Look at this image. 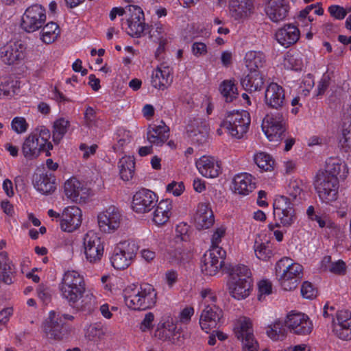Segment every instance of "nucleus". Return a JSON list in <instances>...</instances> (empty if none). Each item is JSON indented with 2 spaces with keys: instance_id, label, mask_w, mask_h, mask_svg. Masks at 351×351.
<instances>
[{
  "instance_id": "nucleus-1",
  "label": "nucleus",
  "mask_w": 351,
  "mask_h": 351,
  "mask_svg": "<svg viewBox=\"0 0 351 351\" xmlns=\"http://www.w3.org/2000/svg\"><path fill=\"white\" fill-rule=\"evenodd\" d=\"M85 287L84 276L73 269L64 271L58 285L61 297L71 305L77 304L82 299Z\"/></svg>"
},
{
  "instance_id": "nucleus-2",
  "label": "nucleus",
  "mask_w": 351,
  "mask_h": 351,
  "mask_svg": "<svg viewBox=\"0 0 351 351\" xmlns=\"http://www.w3.org/2000/svg\"><path fill=\"white\" fill-rule=\"evenodd\" d=\"M157 293L149 284L143 283L125 291V302L133 310L143 311L154 307L156 303Z\"/></svg>"
},
{
  "instance_id": "nucleus-3",
  "label": "nucleus",
  "mask_w": 351,
  "mask_h": 351,
  "mask_svg": "<svg viewBox=\"0 0 351 351\" xmlns=\"http://www.w3.org/2000/svg\"><path fill=\"white\" fill-rule=\"evenodd\" d=\"M280 286L285 291L295 289L302 278L303 267L288 257L282 258L276 265Z\"/></svg>"
},
{
  "instance_id": "nucleus-4",
  "label": "nucleus",
  "mask_w": 351,
  "mask_h": 351,
  "mask_svg": "<svg viewBox=\"0 0 351 351\" xmlns=\"http://www.w3.org/2000/svg\"><path fill=\"white\" fill-rule=\"evenodd\" d=\"M250 124V116L246 110H232L227 112L221 127L236 138H242L247 132Z\"/></svg>"
},
{
  "instance_id": "nucleus-5",
  "label": "nucleus",
  "mask_w": 351,
  "mask_h": 351,
  "mask_svg": "<svg viewBox=\"0 0 351 351\" xmlns=\"http://www.w3.org/2000/svg\"><path fill=\"white\" fill-rule=\"evenodd\" d=\"M314 185L318 197L322 203L331 204L338 199V178L328 177L325 173H317Z\"/></svg>"
},
{
  "instance_id": "nucleus-6",
  "label": "nucleus",
  "mask_w": 351,
  "mask_h": 351,
  "mask_svg": "<svg viewBox=\"0 0 351 351\" xmlns=\"http://www.w3.org/2000/svg\"><path fill=\"white\" fill-rule=\"evenodd\" d=\"M138 250V246L133 241L119 243L114 249L110 258L112 266L116 269H125L132 263Z\"/></svg>"
},
{
  "instance_id": "nucleus-7",
  "label": "nucleus",
  "mask_w": 351,
  "mask_h": 351,
  "mask_svg": "<svg viewBox=\"0 0 351 351\" xmlns=\"http://www.w3.org/2000/svg\"><path fill=\"white\" fill-rule=\"evenodd\" d=\"M83 250L86 261L90 264L101 262L104 253V244L98 233L90 230L84 235Z\"/></svg>"
},
{
  "instance_id": "nucleus-8",
  "label": "nucleus",
  "mask_w": 351,
  "mask_h": 351,
  "mask_svg": "<svg viewBox=\"0 0 351 351\" xmlns=\"http://www.w3.org/2000/svg\"><path fill=\"white\" fill-rule=\"evenodd\" d=\"M50 132L47 128L40 129L39 134H29L22 145L23 154L49 153L53 148L49 141Z\"/></svg>"
},
{
  "instance_id": "nucleus-9",
  "label": "nucleus",
  "mask_w": 351,
  "mask_h": 351,
  "mask_svg": "<svg viewBox=\"0 0 351 351\" xmlns=\"http://www.w3.org/2000/svg\"><path fill=\"white\" fill-rule=\"evenodd\" d=\"M46 10L39 4L29 6L21 16V27L26 32L33 33L40 29L46 22Z\"/></svg>"
},
{
  "instance_id": "nucleus-10",
  "label": "nucleus",
  "mask_w": 351,
  "mask_h": 351,
  "mask_svg": "<svg viewBox=\"0 0 351 351\" xmlns=\"http://www.w3.org/2000/svg\"><path fill=\"white\" fill-rule=\"evenodd\" d=\"M127 16L123 23V28L132 37H141L145 30L144 14L142 9L134 5L126 7Z\"/></svg>"
},
{
  "instance_id": "nucleus-11",
  "label": "nucleus",
  "mask_w": 351,
  "mask_h": 351,
  "mask_svg": "<svg viewBox=\"0 0 351 351\" xmlns=\"http://www.w3.org/2000/svg\"><path fill=\"white\" fill-rule=\"evenodd\" d=\"M186 131L192 141L197 143L194 147H189L186 154L206 152L208 134V124L201 119H195L188 125Z\"/></svg>"
},
{
  "instance_id": "nucleus-12",
  "label": "nucleus",
  "mask_w": 351,
  "mask_h": 351,
  "mask_svg": "<svg viewBox=\"0 0 351 351\" xmlns=\"http://www.w3.org/2000/svg\"><path fill=\"white\" fill-rule=\"evenodd\" d=\"M262 130L270 142L280 143L285 132V119L282 114L276 113L267 115L263 121Z\"/></svg>"
},
{
  "instance_id": "nucleus-13",
  "label": "nucleus",
  "mask_w": 351,
  "mask_h": 351,
  "mask_svg": "<svg viewBox=\"0 0 351 351\" xmlns=\"http://www.w3.org/2000/svg\"><path fill=\"white\" fill-rule=\"evenodd\" d=\"M273 206L278 223L285 228L291 227L296 219V215L289 199L285 196H279L275 199Z\"/></svg>"
},
{
  "instance_id": "nucleus-14",
  "label": "nucleus",
  "mask_w": 351,
  "mask_h": 351,
  "mask_svg": "<svg viewBox=\"0 0 351 351\" xmlns=\"http://www.w3.org/2000/svg\"><path fill=\"white\" fill-rule=\"evenodd\" d=\"M287 328L293 334L298 335H309L313 329V324L305 313L291 311L285 318Z\"/></svg>"
},
{
  "instance_id": "nucleus-15",
  "label": "nucleus",
  "mask_w": 351,
  "mask_h": 351,
  "mask_svg": "<svg viewBox=\"0 0 351 351\" xmlns=\"http://www.w3.org/2000/svg\"><path fill=\"white\" fill-rule=\"evenodd\" d=\"M32 184L38 193L45 196L53 194L57 189L55 175L44 169L34 173Z\"/></svg>"
},
{
  "instance_id": "nucleus-16",
  "label": "nucleus",
  "mask_w": 351,
  "mask_h": 351,
  "mask_svg": "<svg viewBox=\"0 0 351 351\" xmlns=\"http://www.w3.org/2000/svg\"><path fill=\"white\" fill-rule=\"evenodd\" d=\"M225 256L226 252L222 248L209 249L202 261V272L210 276L216 275L222 266Z\"/></svg>"
},
{
  "instance_id": "nucleus-17",
  "label": "nucleus",
  "mask_w": 351,
  "mask_h": 351,
  "mask_svg": "<svg viewBox=\"0 0 351 351\" xmlns=\"http://www.w3.org/2000/svg\"><path fill=\"white\" fill-rule=\"evenodd\" d=\"M157 202L158 197L156 193L150 190L143 189L134 195L132 208L136 213L144 214L155 208Z\"/></svg>"
},
{
  "instance_id": "nucleus-18",
  "label": "nucleus",
  "mask_w": 351,
  "mask_h": 351,
  "mask_svg": "<svg viewBox=\"0 0 351 351\" xmlns=\"http://www.w3.org/2000/svg\"><path fill=\"white\" fill-rule=\"evenodd\" d=\"M26 56V47L21 42L10 43L0 49V59L8 65L21 63Z\"/></svg>"
},
{
  "instance_id": "nucleus-19",
  "label": "nucleus",
  "mask_w": 351,
  "mask_h": 351,
  "mask_svg": "<svg viewBox=\"0 0 351 351\" xmlns=\"http://www.w3.org/2000/svg\"><path fill=\"white\" fill-rule=\"evenodd\" d=\"M82 210L76 206H69L64 208L60 219V226L62 231L73 232L77 230L82 223Z\"/></svg>"
},
{
  "instance_id": "nucleus-20",
  "label": "nucleus",
  "mask_w": 351,
  "mask_h": 351,
  "mask_svg": "<svg viewBox=\"0 0 351 351\" xmlns=\"http://www.w3.org/2000/svg\"><path fill=\"white\" fill-rule=\"evenodd\" d=\"M199 324L202 330L206 333L212 329L216 328L221 322L223 311L219 306L201 308Z\"/></svg>"
},
{
  "instance_id": "nucleus-21",
  "label": "nucleus",
  "mask_w": 351,
  "mask_h": 351,
  "mask_svg": "<svg viewBox=\"0 0 351 351\" xmlns=\"http://www.w3.org/2000/svg\"><path fill=\"white\" fill-rule=\"evenodd\" d=\"M332 331L341 339H351V313L345 310L338 311L332 319Z\"/></svg>"
},
{
  "instance_id": "nucleus-22",
  "label": "nucleus",
  "mask_w": 351,
  "mask_h": 351,
  "mask_svg": "<svg viewBox=\"0 0 351 351\" xmlns=\"http://www.w3.org/2000/svg\"><path fill=\"white\" fill-rule=\"evenodd\" d=\"M64 193L73 202H84L90 195L89 188L75 177L68 179L64 184Z\"/></svg>"
},
{
  "instance_id": "nucleus-23",
  "label": "nucleus",
  "mask_w": 351,
  "mask_h": 351,
  "mask_svg": "<svg viewBox=\"0 0 351 351\" xmlns=\"http://www.w3.org/2000/svg\"><path fill=\"white\" fill-rule=\"evenodd\" d=\"M121 215L118 208L111 206L97 216L99 229L106 233L117 230L121 224Z\"/></svg>"
},
{
  "instance_id": "nucleus-24",
  "label": "nucleus",
  "mask_w": 351,
  "mask_h": 351,
  "mask_svg": "<svg viewBox=\"0 0 351 351\" xmlns=\"http://www.w3.org/2000/svg\"><path fill=\"white\" fill-rule=\"evenodd\" d=\"M289 10L286 0H269L265 7L267 17L273 23H280L287 18Z\"/></svg>"
},
{
  "instance_id": "nucleus-25",
  "label": "nucleus",
  "mask_w": 351,
  "mask_h": 351,
  "mask_svg": "<svg viewBox=\"0 0 351 351\" xmlns=\"http://www.w3.org/2000/svg\"><path fill=\"white\" fill-rule=\"evenodd\" d=\"M199 172L206 178H217L221 173L220 162L210 155H202L197 161Z\"/></svg>"
},
{
  "instance_id": "nucleus-26",
  "label": "nucleus",
  "mask_w": 351,
  "mask_h": 351,
  "mask_svg": "<svg viewBox=\"0 0 351 351\" xmlns=\"http://www.w3.org/2000/svg\"><path fill=\"white\" fill-rule=\"evenodd\" d=\"M195 226L198 230H206L215 223L213 212L208 204L199 203L193 217Z\"/></svg>"
},
{
  "instance_id": "nucleus-27",
  "label": "nucleus",
  "mask_w": 351,
  "mask_h": 351,
  "mask_svg": "<svg viewBox=\"0 0 351 351\" xmlns=\"http://www.w3.org/2000/svg\"><path fill=\"white\" fill-rule=\"evenodd\" d=\"M229 10L235 20H245L254 13V3L252 0H230Z\"/></svg>"
},
{
  "instance_id": "nucleus-28",
  "label": "nucleus",
  "mask_w": 351,
  "mask_h": 351,
  "mask_svg": "<svg viewBox=\"0 0 351 351\" xmlns=\"http://www.w3.org/2000/svg\"><path fill=\"white\" fill-rule=\"evenodd\" d=\"M256 188L254 177L247 173H240L232 179V190L234 193L246 196Z\"/></svg>"
},
{
  "instance_id": "nucleus-29",
  "label": "nucleus",
  "mask_w": 351,
  "mask_h": 351,
  "mask_svg": "<svg viewBox=\"0 0 351 351\" xmlns=\"http://www.w3.org/2000/svg\"><path fill=\"white\" fill-rule=\"evenodd\" d=\"M285 101V90L277 83H270L265 90V102L274 108H279L282 106Z\"/></svg>"
},
{
  "instance_id": "nucleus-30",
  "label": "nucleus",
  "mask_w": 351,
  "mask_h": 351,
  "mask_svg": "<svg viewBox=\"0 0 351 351\" xmlns=\"http://www.w3.org/2000/svg\"><path fill=\"white\" fill-rule=\"evenodd\" d=\"M275 38L280 45L288 47L298 40L300 31L295 25L287 24L276 31Z\"/></svg>"
},
{
  "instance_id": "nucleus-31",
  "label": "nucleus",
  "mask_w": 351,
  "mask_h": 351,
  "mask_svg": "<svg viewBox=\"0 0 351 351\" xmlns=\"http://www.w3.org/2000/svg\"><path fill=\"white\" fill-rule=\"evenodd\" d=\"M172 82L171 69L168 66H160L154 69L151 75L152 86L158 89L165 90Z\"/></svg>"
},
{
  "instance_id": "nucleus-32",
  "label": "nucleus",
  "mask_w": 351,
  "mask_h": 351,
  "mask_svg": "<svg viewBox=\"0 0 351 351\" xmlns=\"http://www.w3.org/2000/svg\"><path fill=\"white\" fill-rule=\"evenodd\" d=\"M227 286L232 298L237 300H242L250 295L252 282L244 279L243 280H229Z\"/></svg>"
},
{
  "instance_id": "nucleus-33",
  "label": "nucleus",
  "mask_w": 351,
  "mask_h": 351,
  "mask_svg": "<svg viewBox=\"0 0 351 351\" xmlns=\"http://www.w3.org/2000/svg\"><path fill=\"white\" fill-rule=\"evenodd\" d=\"M348 169L344 162L339 157L332 156L328 158L325 162L324 171L318 173H325L328 177L333 176L345 178L348 174Z\"/></svg>"
},
{
  "instance_id": "nucleus-34",
  "label": "nucleus",
  "mask_w": 351,
  "mask_h": 351,
  "mask_svg": "<svg viewBox=\"0 0 351 351\" xmlns=\"http://www.w3.org/2000/svg\"><path fill=\"white\" fill-rule=\"evenodd\" d=\"M155 207L152 213L153 222L158 226L166 223L171 215L172 202L168 199H162L156 204Z\"/></svg>"
},
{
  "instance_id": "nucleus-35",
  "label": "nucleus",
  "mask_w": 351,
  "mask_h": 351,
  "mask_svg": "<svg viewBox=\"0 0 351 351\" xmlns=\"http://www.w3.org/2000/svg\"><path fill=\"white\" fill-rule=\"evenodd\" d=\"M169 129L164 122L154 125L147 132V140L154 145H160L169 138Z\"/></svg>"
},
{
  "instance_id": "nucleus-36",
  "label": "nucleus",
  "mask_w": 351,
  "mask_h": 351,
  "mask_svg": "<svg viewBox=\"0 0 351 351\" xmlns=\"http://www.w3.org/2000/svg\"><path fill=\"white\" fill-rule=\"evenodd\" d=\"M255 256L261 261H269L273 256L272 245L269 240H263L260 237L255 239L253 246Z\"/></svg>"
},
{
  "instance_id": "nucleus-37",
  "label": "nucleus",
  "mask_w": 351,
  "mask_h": 351,
  "mask_svg": "<svg viewBox=\"0 0 351 351\" xmlns=\"http://www.w3.org/2000/svg\"><path fill=\"white\" fill-rule=\"evenodd\" d=\"M244 64L248 71H259L265 63V56L256 51H247L244 57Z\"/></svg>"
},
{
  "instance_id": "nucleus-38",
  "label": "nucleus",
  "mask_w": 351,
  "mask_h": 351,
  "mask_svg": "<svg viewBox=\"0 0 351 351\" xmlns=\"http://www.w3.org/2000/svg\"><path fill=\"white\" fill-rule=\"evenodd\" d=\"M178 334L177 326L172 319H167L158 324L155 335L159 339L174 341Z\"/></svg>"
},
{
  "instance_id": "nucleus-39",
  "label": "nucleus",
  "mask_w": 351,
  "mask_h": 351,
  "mask_svg": "<svg viewBox=\"0 0 351 351\" xmlns=\"http://www.w3.org/2000/svg\"><path fill=\"white\" fill-rule=\"evenodd\" d=\"M135 159L133 155L123 156L118 163L121 178L124 181L131 180L134 173Z\"/></svg>"
},
{
  "instance_id": "nucleus-40",
  "label": "nucleus",
  "mask_w": 351,
  "mask_h": 351,
  "mask_svg": "<svg viewBox=\"0 0 351 351\" xmlns=\"http://www.w3.org/2000/svg\"><path fill=\"white\" fill-rule=\"evenodd\" d=\"M242 86L248 91L259 90L263 86L264 80L259 71H249L241 81Z\"/></svg>"
},
{
  "instance_id": "nucleus-41",
  "label": "nucleus",
  "mask_w": 351,
  "mask_h": 351,
  "mask_svg": "<svg viewBox=\"0 0 351 351\" xmlns=\"http://www.w3.org/2000/svg\"><path fill=\"white\" fill-rule=\"evenodd\" d=\"M234 331L239 339L252 336L253 330L251 319L246 317H239L235 323Z\"/></svg>"
},
{
  "instance_id": "nucleus-42",
  "label": "nucleus",
  "mask_w": 351,
  "mask_h": 351,
  "mask_svg": "<svg viewBox=\"0 0 351 351\" xmlns=\"http://www.w3.org/2000/svg\"><path fill=\"white\" fill-rule=\"evenodd\" d=\"M216 291L210 287H203L199 291L198 305L199 308L218 306Z\"/></svg>"
},
{
  "instance_id": "nucleus-43",
  "label": "nucleus",
  "mask_w": 351,
  "mask_h": 351,
  "mask_svg": "<svg viewBox=\"0 0 351 351\" xmlns=\"http://www.w3.org/2000/svg\"><path fill=\"white\" fill-rule=\"evenodd\" d=\"M282 65L287 70L301 71L304 67L302 56L299 53L288 52L284 56Z\"/></svg>"
},
{
  "instance_id": "nucleus-44",
  "label": "nucleus",
  "mask_w": 351,
  "mask_h": 351,
  "mask_svg": "<svg viewBox=\"0 0 351 351\" xmlns=\"http://www.w3.org/2000/svg\"><path fill=\"white\" fill-rule=\"evenodd\" d=\"M60 29L58 25L53 22L48 23L42 29L40 33V40L46 43H53L60 36Z\"/></svg>"
},
{
  "instance_id": "nucleus-45",
  "label": "nucleus",
  "mask_w": 351,
  "mask_h": 351,
  "mask_svg": "<svg viewBox=\"0 0 351 351\" xmlns=\"http://www.w3.org/2000/svg\"><path fill=\"white\" fill-rule=\"evenodd\" d=\"M219 91L226 102H232L238 96V90L235 81L223 80L219 85Z\"/></svg>"
},
{
  "instance_id": "nucleus-46",
  "label": "nucleus",
  "mask_w": 351,
  "mask_h": 351,
  "mask_svg": "<svg viewBox=\"0 0 351 351\" xmlns=\"http://www.w3.org/2000/svg\"><path fill=\"white\" fill-rule=\"evenodd\" d=\"M285 319H276L267 328V336L273 340L282 339L286 335Z\"/></svg>"
},
{
  "instance_id": "nucleus-47",
  "label": "nucleus",
  "mask_w": 351,
  "mask_h": 351,
  "mask_svg": "<svg viewBox=\"0 0 351 351\" xmlns=\"http://www.w3.org/2000/svg\"><path fill=\"white\" fill-rule=\"evenodd\" d=\"M69 127L70 122L68 119L63 117L57 119L53 124V141L59 143L67 133Z\"/></svg>"
},
{
  "instance_id": "nucleus-48",
  "label": "nucleus",
  "mask_w": 351,
  "mask_h": 351,
  "mask_svg": "<svg viewBox=\"0 0 351 351\" xmlns=\"http://www.w3.org/2000/svg\"><path fill=\"white\" fill-rule=\"evenodd\" d=\"M106 335V328L101 323H94L86 326L84 329L85 338L90 341H98Z\"/></svg>"
},
{
  "instance_id": "nucleus-49",
  "label": "nucleus",
  "mask_w": 351,
  "mask_h": 351,
  "mask_svg": "<svg viewBox=\"0 0 351 351\" xmlns=\"http://www.w3.org/2000/svg\"><path fill=\"white\" fill-rule=\"evenodd\" d=\"M18 88L16 81L9 79L2 80L0 81V99L14 96Z\"/></svg>"
},
{
  "instance_id": "nucleus-50",
  "label": "nucleus",
  "mask_w": 351,
  "mask_h": 351,
  "mask_svg": "<svg viewBox=\"0 0 351 351\" xmlns=\"http://www.w3.org/2000/svg\"><path fill=\"white\" fill-rule=\"evenodd\" d=\"M254 161L263 171H272L276 165V161L271 155H254Z\"/></svg>"
},
{
  "instance_id": "nucleus-51",
  "label": "nucleus",
  "mask_w": 351,
  "mask_h": 351,
  "mask_svg": "<svg viewBox=\"0 0 351 351\" xmlns=\"http://www.w3.org/2000/svg\"><path fill=\"white\" fill-rule=\"evenodd\" d=\"M251 276V271L247 266L237 265L232 269L230 280H243L244 279L252 282Z\"/></svg>"
},
{
  "instance_id": "nucleus-52",
  "label": "nucleus",
  "mask_w": 351,
  "mask_h": 351,
  "mask_svg": "<svg viewBox=\"0 0 351 351\" xmlns=\"http://www.w3.org/2000/svg\"><path fill=\"white\" fill-rule=\"evenodd\" d=\"M168 32V27L160 22L154 23L150 30L151 37L160 44H165L166 41V36Z\"/></svg>"
},
{
  "instance_id": "nucleus-53",
  "label": "nucleus",
  "mask_w": 351,
  "mask_h": 351,
  "mask_svg": "<svg viewBox=\"0 0 351 351\" xmlns=\"http://www.w3.org/2000/svg\"><path fill=\"white\" fill-rule=\"evenodd\" d=\"M339 147L343 152H351V124L344 125L342 130V138L339 141Z\"/></svg>"
},
{
  "instance_id": "nucleus-54",
  "label": "nucleus",
  "mask_w": 351,
  "mask_h": 351,
  "mask_svg": "<svg viewBox=\"0 0 351 351\" xmlns=\"http://www.w3.org/2000/svg\"><path fill=\"white\" fill-rule=\"evenodd\" d=\"M226 233V227L225 226L221 225L215 228L210 238L211 245L210 249L221 248L219 247V244L225 237Z\"/></svg>"
},
{
  "instance_id": "nucleus-55",
  "label": "nucleus",
  "mask_w": 351,
  "mask_h": 351,
  "mask_svg": "<svg viewBox=\"0 0 351 351\" xmlns=\"http://www.w3.org/2000/svg\"><path fill=\"white\" fill-rule=\"evenodd\" d=\"M86 125L90 128H98L101 125V121L97 117L96 112L92 107H87L84 112Z\"/></svg>"
},
{
  "instance_id": "nucleus-56",
  "label": "nucleus",
  "mask_w": 351,
  "mask_h": 351,
  "mask_svg": "<svg viewBox=\"0 0 351 351\" xmlns=\"http://www.w3.org/2000/svg\"><path fill=\"white\" fill-rule=\"evenodd\" d=\"M29 128V123L23 117H16L11 121V129L16 134L25 133Z\"/></svg>"
},
{
  "instance_id": "nucleus-57",
  "label": "nucleus",
  "mask_w": 351,
  "mask_h": 351,
  "mask_svg": "<svg viewBox=\"0 0 351 351\" xmlns=\"http://www.w3.org/2000/svg\"><path fill=\"white\" fill-rule=\"evenodd\" d=\"M287 194L293 199H295L298 197L300 196L303 191V183L300 180H291L287 189Z\"/></svg>"
},
{
  "instance_id": "nucleus-58",
  "label": "nucleus",
  "mask_w": 351,
  "mask_h": 351,
  "mask_svg": "<svg viewBox=\"0 0 351 351\" xmlns=\"http://www.w3.org/2000/svg\"><path fill=\"white\" fill-rule=\"evenodd\" d=\"M117 144L116 145L117 147L115 148V151L119 152V148L123 147L130 142L132 134L130 131L124 128H120L117 130Z\"/></svg>"
},
{
  "instance_id": "nucleus-59",
  "label": "nucleus",
  "mask_w": 351,
  "mask_h": 351,
  "mask_svg": "<svg viewBox=\"0 0 351 351\" xmlns=\"http://www.w3.org/2000/svg\"><path fill=\"white\" fill-rule=\"evenodd\" d=\"M314 79L311 75L308 74L304 76L299 86V94L306 97L314 86Z\"/></svg>"
},
{
  "instance_id": "nucleus-60",
  "label": "nucleus",
  "mask_w": 351,
  "mask_h": 351,
  "mask_svg": "<svg viewBox=\"0 0 351 351\" xmlns=\"http://www.w3.org/2000/svg\"><path fill=\"white\" fill-rule=\"evenodd\" d=\"M272 283L268 280H261L258 282V299L263 300L267 295L272 293Z\"/></svg>"
},
{
  "instance_id": "nucleus-61",
  "label": "nucleus",
  "mask_w": 351,
  "mask_h": 351,
  "mask_svg": "<svg viewBox=\"0 0 351 351\" xmlns=\"http://www.w3.org/2000/svg\"><path fill=\"white\" fill-rule=\"evenodd\" d=\"M14 269L12 265L5 263L1 267L0 280L6 285H11L13 282Z\"/></svg>"
},
{
  "instance_id": "nucleus-62",
  "label": "nucleus",
  "mask_w": 351,
  "mask_h": 351,
  "mask_svg": "<svg viewBox=\"0 0 351 351\" xmlns=\"http://www.w3.org/2000/svg\"><path fill=\"white\" fill-rule=\"evenodd\" d=\"M301 294L303 298L312 300L317 296V291L311 282L305 281L301 286Z\"/></svg>"
},
{
  "instance_id": "nucleus-63",
  "label": "nucleus",
  "mask_w": 351,
  "mask_h": 351,
  "mask_svg": "<svg viewBox=\"0 0 351 351\" xmlns=\"http://www.w3.org/2000/svg\"><path fill=\"white\" fill-rule=\"evenodd\" d=\"M307 145L309 147H318L326 148L328 144V139L325 136H312L307 139Z\"/></svg>"
},
{
  "instance_id": "nucleus-64",
  "label": "nucleus",
  "mask_w": 351,
  "mask_h": 351,
  "mask_svg": "<svg viewBox=\"0 0 351 351\" xmlns=\"http://www.w3.org/2000/svg\"><path fill=\"white\" fill-rule=\"evenodd\" d=\"M346 263L341 260L332 262L328 266V271L339 276L344 275L346 273Z\"/></svg>"
}]
</instances>
